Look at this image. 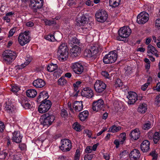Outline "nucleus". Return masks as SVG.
Listing matches in <instances>:
<instances>
[{
	"instance_id": "obj_47",
	"label": "nucleus",
	"mask_w": 160,
	"mask_h": 160,
	"mask_svg": "<svg viewBox=\"0 0 160 160\" xmlns=\"http://www.w3.org/2000/svg\"><path fill=\"white\" fill-rule=\"evenodd\" d=\"M151 128V123L149 121L144 124L142 127V129L145 130H148Z\"/></svg>"
},
{
	"instance_id": "obj_4",
	"label": "nucleus",
	"mask_w": 160,
	"mask_h": 160,
	"mask_svg": "<svg viewBox=\"0 0 160 160\" xmlns=\"http://www.w3.org/2000/svg\"><path fill=\"white\" fill-rule=\"evenodd\" d=\"M68 49L67 44L62 43L58 47L57 54L59 59L63 61L65 60L68 57Z\"/></svg>"
},
{
	"instance_id": "obj_21",
	"label": "nucleus",
	"mask_w": 160,
	"mask_h": 160,
	"mask_svg": "<svg viewBox=\"0 0 160 160\" xmlns=\"http://www.w3.org/2000/svg\"><path fill=\"white\" fill-rule=\"evenodd\" d=\"M82 101H75L72 104V107L74 110L76 112H79L81 111L83 108Z\"/></svg>"
},
{
	"instance_id": "obj_58",
	"label": "nucleus",
	"mask_w": 160,
	"mask_h": 160,
	"mask_svg": "<svg viewBox=\"0 0 160 160\" xmlns=\"http://www.w3.org/2000/svg\"><path fill=\"white\" fill-rule=\"evenodd\" d=\"M5 126L4 123L0 121V132H2L4 130Z\"/></svg>"
},
{
	"instance_id": "obj_61",
	"label": "nucleus",
	"mask_w": 160,
	"mask_h": 160,
	"mask_svg": "<svg viewBox=\"0 0 160 160\" xmlns=\"http://www.w3.org/2000/svg\"><path fill=\"white\" fill-rule=\"evenodd\" d=\"M155 25L160 30V18L157 19L156 21Z\"/></svg>"
},
{
	"instance_id": "obj_50",
	"label": "nucleus",
	"mask_w": 160,
	"mask_h": 160,
	"mask_svg": "<svg viewBox=\"0 0 160 160\" xmlns=\"http://www.w3.org/2000/svg\"><path fill=\"white\" fill-rule=\"evenodd\" d=\"M61 116L64 118L67 117L68 114L67 111L64 109H62L61 111Z\"/></svg>"
},
{
	"instance_id": "obj_64",
	"label": "nucleus",
	"mask_w": 160,
	"mask_h": 160,
	"mask_svg": "<svg viewBox=\"0 0 160 160\" xmlns=\"http://www.w3.org/2000/svg\"><path fill=\"white\" fill-rule=\"evenodd\" d=\"M113 143L115 145H116V147L117 148H118L119 147L120 145V142L118 140H115L113 142Z\"/></svg>"
},
{
	"instance_id": "obj_31",
	"label": "nucleus",
	"mask_w": 160,
	"mask_h": 160,
	"mask_svg": "<svg viewBox=\"0 0 160 160\" xmlns=\"http://www.w3.org/2000/svg\"><path fill=\"white\" fill-rule=\"evenodd\" d=\"M89 114L88 111L85 110L80 112L78 115L79 118L81 121H84L88 118Z\"/></svg>"
},
{
	"instance_id": "obj_62",
	"label": "nucleus",
	"mask_w": 160,
	"mask_h": 160,
	"mask_svg": "<svg viewBox=\"0 0 160 160\" xmlns=\"http://www.w3.org/2000/svg\"><path fill=\"white\" fill-rule=\"evenodd\" d=\"M152 77L151 76H149L147 79V82L145 83L148 85H149L152 83Z\"/></svg>"
},
{
	"instance_id": "obj_12",
	"label": "nucleus",
	"mask_w": 160,
	"mask_h": 160,
	"mask_svg": "<svg viewBox=\"0 0 160 160\" xmlns=\"http://www.w3.org/2000/svg\"><path fill=\"white\" fill-rule=\"evenodd\" d=\"M106 87V84L101 80H97L94 86L95 91L98 93L102 92L105 89Z\"/></svg>"
},
{
	"instance_id": "obj_51",
	"label": "nucleus",
	"mask_w": 160,
	"mask_h": 160,
	"mask_svg": "<svg viewBox=\"0 0 160 160\" xmlns=\"http://www.w3.org/2000/svg\"><path fill=\"white\" fill-rule=\"evenodd\" d=\"M76 4V0H68L67 3V5L69 6L74 5Z\"/></svg>"
},
{
	"instance_id": "obj_53",
	"label": "nucleus",
	"mask_w": 160,
	"mask_h": 160,
	"mask_svg": "<svg viewBox=\"0 0 160 160\" xmlns=\"http://www.w3.org/2000/svg\"><path fill=\"white\" fill-rule=\"evenodd\" d=\"M8 153L6 152V151H5V152L1 154L0 156L2 157V159H5L7 158V159L8 158Z\"/></svg>"
},
{
	"instance_id": "obj_35",
	"label": "nucleus",
	"mask_w": 160,
	"mask_h": 160,
	"mask_svg": "<svg viewBox=\"0 0 160 160\" xmlns=\"http://www.w3.org/2000/svg\"><path fill=\"white\" fill-rule=\"evenodd\" d=\"M58 66L56 64L51 63L48 64L47 67V70L49 72H52L57 69Z\"/></svg>"
},
{
	"instance_id": "obj_6",
	"label": "nucleus",
	"mask_w": 160,
	"mask_h": 160,
	"mask_svg": "<svg viewBox=\"0 0 160 160\" xmlns=\"http://www.w3.org/2000/svg\"><path fill=\"white\" fill-rule=\"evenodd\" d=\"M99 52L98 45V44L93 45H91L88 49L85 50L84 53L85 57L88 58L93 57L96 58V55Z\"/></svg>"
},
{
	"instance_id": "obj_52",
	"label": "nucleus",
	"mask_w": 160,
	"mask_h": 160,
	"mask_svg": "<svg viewBox=\"0 0 160 160\" xmlns=\"http://www.w3.org/2000/svg\"><path fill=\"white\" fill-rule=\"evenodd\" d=\"M84 133L86 134L88 138H91L92 133L91 131L88 129L85 130L84 131Z\"/></svg>"
},
{
	"instance_id": "obj_9",
	"label": "nucleus",
	"mask_w": 160,
	"mask_h": 160,
	"mask_svg": "<svg viewBox=\"0 0 160 160\" xmlns=\"http://www.w3.org/2000/svg\"><path fill=\"white\" fill-rule=\"evenodd\" d=\"M52 103L48 100L44 99L42 100L41 104L39 106L38 110L40 113H44L47 112L51 108Z\"/></svg>"
},
{
	"instance_id": "obj_26",
	"label": "nucleus",
	"mask_w": 160,
	"mask_h": 160,
	"mask_svg": "<svg viewBox=\"0 0 160 160\" xmlns=\"http://www.w3.org/2000/svg\"><path fill=\"white\" fill-rule=\"evenodd\" d=\"M32 84L33 86L37 88H40L45 85L46 82L40 78H38L33 81Z\"/></svg>"
},
{
	"instance_id": "obj_46",
	"label": "nucleus",
	"mask_w": 160,
	"mask_h": 160,
	"mask_svg": "<svg viewBox=\"0 0 160 160\" xmlns=\"http://www.w3.org/2000/svg\"><path fill=\"white\" fill-rule=\"evenodd\" d=\"M11 91L15 93L17 92L20 89V88L16 84H14L11 86Z\"/></svg>"
},
{
	"instance_id": "obj_49",
	"label": "nucleus",
	"mask_w": 160,
	"mask_h": 160,
	"mask_svg": "<svg viewBox=\"0 0 160 160\" xmlns=\"http://www.w3.org/2000/svg\"><path fill=\"white\" fill-rule=\"evenodd\" d=\"M17 28L16 27H14L11 29L9 31V37H11L12 36L14 33L17 31Z\"/></svg>"
},
{
	"instance_id": "obj_59",
	"label": "nucleus",
	"mask_w": 160,
	"mask_h": 160,
	"mask_svg": "<svg viewBox=\"0 0 160 160\" xmlns=\"http://www.w3.org/2000/svg\"><path fill=\"white\" fill-rule=\"evenodd\" d=\"M92 147L91 146H88L87 147L85 152L86 153H89L92 152Z\"/></svg>"
},
{
	"instance_id": "obj_8",
	"label": "nucleus",
	"mask_w": 160,
	"mask_h": 160,
	"mask_svg": "<svg viewBox=\"0 0 160 160\" xmlns=\"http://www.w3.org/2000/svg\"><path fill=\"white\" fill-rule=\"evenodd\" d=\"M30 32L26 31L19 34L18 39L19 44L21 46H23L30 41Z\"/></svg>"
},
{
	"instance_id": "obj_32",
	"label": "nucleus",
	"mask_w": 160,
	"mask_h": 160,
	"mask_svg": "<svg viewBox=\"0 0 160 160\" xmlns=\"http://www.w3.org/2000/svg\"><path fill=\"white\" fill-rule=\"evenodd\" d=\"M37 92L36 91L33 89H28L27 90L26 94L27 96L30 98H34L35 97L37 94Z\"/></svg>"
},
{
	"instance_id": "obj_60",
	"label": "nucleus",
	"mask_w": 160,
	"mask_h": 160,
	"mask_svg": "<svg viewBox=\"0 0 160 160\" xmlns=\"http://www.w3.org/2000/svg\"><path fill=\"white\" fill-rule=\"evenodd\" d=\"M86 4L87 6L91 7L93 6V2L91 1L90 0H88L86 2Z\"/></svg>"
},
{
	"instance_id": "obj_24",
	"label": "nucleus",
	"mask_w": 160,
	"mask_h": 160,
	"mask_svg": "<svg viewBox=\"0 0 160 160\" xmlns=\"http://www.w3.org/2000/svg\"><path fill=\"white\" fill-rule=\"evenodd\" d=\"M140 132L138 129L136 128L132 131L129 134V136L131 139L134 140H137L139 138Z\"/></svg>"
},
{
	"instance_id": "obj_44",
	"label": "nucleus",
	"mask_w": 160,
	"mask_h": 160,
	"mask_svg": "<svg viewBox=\"0 0 160 160\" xmlns=\"http://www.w3.org/2000/svg\"><path fill=\"white\" fill-rule=\"evenodd\" d=\"M123 83L119 78L117 79L115 81L114 86L116 88H119L122 86Z\"/></svg>"
},
{
	"instance_id": "obj_25",
	"label": "nucleus",
	"mask_w": 160,
	"mask_h": 160,
	"mask_svg": "<svg viewBox=\"0 0 160 160\" xmlns=\"http://www.w3.org/2000/svg\"><path fill=\"white\" fill-rule=\"evenodd\" d=\"M141 149L143 152H148L150 149V142L147 140H144L141 144Z\"/></svg>"
},
{
	"instance_id": "obj_36",
	"label": "nucleus",
	"mask_w": 160,
	"mask_h": 160,
	"mask_svg": "<svg viewBox=\"0 0 160 160\" xmlns=\"http://www.w3.org/2000/svg\"><path fill=\"white\" fill-rule=\"evenodd\" d=\"M32 60V58L31 57H27L26 58V62L24 63H22L19 66V69H22L24 68L31 62Z\"/></svg>"
},
{
	"instance_id": "obj_7",
	"label": "nucleus",
	"mask_w": 160,
	"mask_h": 160,
	"mask_svg": "<svg viewBox=\"0 0 160 160\" xmlns=\"http://www.w3.org/2000/svg\"><path fill=\"white\" fill-rule=\"evenodd\" d=\"M116 52L115 50L112 51L106 54L103 58V62L106 64L112 63L115 62L118 57Z\"/></svg>"
},
{
	"instance_id": "obj_41",
	"label": "nucleus",
	"mask_w": 160,
	"mask_h": 160,
	"mask_svg": "<svg viewBox=\"0 0 160 160\" xmlns=\"http://www.w3.org/2000/svg\"><path fill=\"white\" fill-rule=\"evenodd\" d=\"M73 128L77 132H79L81 130V125L77 122L74 123L72 125Z\"/></svg>"
},
{
	"instance_id": "obj_22",
	"label": "nucleus",
	"mask_w": 160,
	"mask_h": 160,
	"mask_svg": "<svg viewBox=\"0 0 160 160\" xmlns=\"http://www.w3.org/2000/svg\"><path fill=\"white\" fill-rule=\"evenodd\" d=\"M12 140L17 143H20L22 141V136H21L20 132L15 131L12 133Z\"/></svg>"
},
{
	"instance_id": "obj_54",
	"label": "nucleus",
	"mask_w": 160,
	"mask_h": 160,
	"mask_svg": "<svg viewBox=\"0 0 160 160\" xmlns=\"http://www.w3.org/2000/svg\"><path fill=\"white\" fill-rule=\"evenodd\" d=\"M62 72L60 70H58L57 71L55 72L54 73V76L56 77V78L59 77L61 76Z\"/></svg>"
},
{
	"instance_id": "obj_63",
	"label": "nucleus",
	"mask_w": 160,
	"mask_h": 160,
	"mask_svg": "<svg viewBox=\"0 0 160 160\" xmlns=\"http://www.w3.org/2000/svg\"><path fill=\"white\" fill-rule=\"evenodd\" d=\"M103 157L106 160H109L110 159V156L108 153H104L103 155Z\"/></svg>"
},
{
	"instance_id": "obj_19",
	"label": "nucleus",
	"mask_w": 160,
	"mask_h": 160,
	"mask_svg": "<svg viewBox=\"0 0 160 160\" xmlns=\"http://www.w3.org/2000/svg\"><path fill=\"white\" fill-rule=\"evenodd\" d=\"M140 156L139 151L137 149H134L132 151L129 155L131 160H138Z\"/></svg>"
},
{
	"instance_id": "obj_56",
	"label": "nucleus",
	"mask_w": 160,
	"mask_h": 160,
	"mask_svg": "<svg viewBox=\"0 0 160 160\" xmlns=\"http://www.w3.org/2000/svg\"><path fill=\"white\" fill-rule=\"evenodd\" d=\"M126 134L125 132H123L121 133L119 135V139L126 140Z\"/></svg>"
},
{
	"instance_id": "obj_1",
	"label": "nucleus",
	"mask_w": 160,
	"mask_h": 160,
	"mask_svg": "<svg viewBox=\"0 0 160 160\" xmlns=\"http://www.w3.org/2000/svg\"><path fill=\"white\" fill-rule=\"evenodd\" d=\"M55 119L54 116L51 113H46L44 114L40 120L41 124L44 127H48L51 125Z\"/></svg>"
},
{
	"instance_id": "obj_48",
	"label": "nucleus",
	"mask_w": 160,
	"mask_h": 160,
	"mask_svg": "<svg viewBox=\"0 0 160 160\" xmlns=\"http://www.w3.org/2000/svg\"><path fill=\"white\" fill-rule=\"evenodd\" d=\"M70 42V43L72 44L79 43V40L75 37L72 38Z\"/></svg>"
},
{
	"instance_id": "obj_55",
	"label": "nucleus",
	"mask_w": 160,
	"mask_h": 160,
	"mask_svg": "<svg viewBox=\"0 0 160 160\" xmlns=\"http://www.w3.org/2000/svg\"><path fill=\"white\" fill-rule=\"evenodd\" d=\"M93 157V154H87L84 157V160H91Z\"/></svg>"
},
{
	"instance_id": "obj_38",
	"label": "nucleus",
	"mask_w": 160,
	"mask_h": 160,
	"mask_svg": "<svg viewBox=\"0 0 160 160\" xmlns=\"http://www.w3.org/2000/svg\"><path fill=\"white\" fill-rule=\"evenodd\" d=\"M45 25L51 26L53 25H55L57 24L56 22L54 20H50L47 19H44L43 20Z\"/></svg>"
},
{
	"instance_id": "obj_5",
	"label": "nucleus",
	"mask_w": 160,
	"mask_h": 160,
	"mask_svg": "<svg viewBox=\"0 0 160 160\" xmlns=\"http://www.w3.org/2000/svg\"><path fill=\"white\" fill-rule=\"evenodd\" d=\"M22 2L24 4H29L30 7L33 9V11L36 12L37 10L41 8L43 5V0H21Z\"/></svg>"
},
{
	"instance_id": "obj_34",
	"label": "nucleus",
	"mask_w": 160,
	"mask_h": 160,
	"mask_svg": "<svg viewBox=\"0 0 160 160\" xmlns=\"http://www.w3.org/2000/svg\"><path fill=\"white\" fill-rule=\"evenodd\" d=\"M121 2V0H109V6L112 8H115L119 6Z\"/></svg>"
},
{
	"instance_id": "obj_43",
	"label": "nucleus",
	"mask_w": 160,
	"mask_h": 160,
	"mask_svg": "<svg viewBox=\"0 0 160 160\" xmlns=\"http://www.w3.org/2000/svg\"><path fill=\"white\" fill-rule=\"evenodd\" d=\"M102 75L105 78L111 79V77L110 76L108 72L106 71H102L101 72Z\"/></svg>"
},
{
	"instance_id": "obj_10",
	"label": "nucleus",
	"mask_w": 160,
	"mask_h": 160,
	"mask_svg": "<svg viewBox=\"0 0 160 160\" xmlns=\"http://www.w3.org/2000/svg\"><path fill=\"white\" fill-rule=\"evenodd\" d=\"M95 17L98 22H103L107 19L108 15L105 10L101 9L97 11L95 13Z\"/></svg>"
},
{
	"instance_id": "obj_3",
	"label": "nucleus",
	"mask_w": 160,
	"mask_h": 160,
	"mask_svg": "<svg viewBox=\"0 0 160 160\" xmlns=\"http://www.w3.org/2000/svg\"><path fill=\"white\" fill-rule=\"evenodd\" d=\"M131 30L128 26H124L120 28L118 31V36L117 39L118 41H125L131 33Z\"/></svg>"
},
{
	"instance_id": "obj_42",
	"label": "nucleus",
	"mask_w": 160,
	"mask_h": 160,
	"mask_svg": "<svg viewBox=\"0 0 160 160\" xmlns=\"http://www.w3.org/2000/svg\"><path fill=\"white\" fill-rule=\"evenodd\" d=\"M45 38L51 42H54L55 40L54 35L52 34H49L45 36Z\"/></svg>"
},
{
	"instance_id": "obj_16",
	"label": "nucleus",
	"mask_w": 160,
	"mask_h": 160,
	"mask_svg": "<svg viewBox=\"0 0 160 160\" xmlns=\"http://www.w3.org/2000/svg\"><path fill=\"white\" fill-rule=\"evenodd\" d=\"M104 104L103 101L101 99H99L93 102L92 105V109L94 111L97 112L102 108Z\"/></svg>"
},
{
	"instance_id": "obj_2",
	"label": "nucleus",
	"mask_w": 160,
	"mask_h": 160,
	"mask_svg": "<svg viewBox=\"0 0 160 160\" xmlns=\"http://www.w3.org/2000/svg\"><path fill=\"white\" fill-rule=\"evenodd\" d=\"M2 55L4 62L7 64H10L17 56L15 52L8 49L5 50Z\"/></svg>"
},
{
	"instance_id": "obj_27",
	"label": "nucleus",
	"mask_w": 160,
	"mask_h": 160,
	"mask_svg": "<svg viewBox=\"0 0 160 160\" xmlns=\"http://www.w3.org/2000/svg\"><path fill=\"white\" fill-rule=\"evenodd\" d=\"M158 51L156 48L153 46L151 44L148 45V52L147 53L148 54L151 53L157 57H159V55L157 54Z\"/></svg>"
},
{
	"instance_id": "obj_14",
	"label": "nucleus",
	"mask_w": 160,
	"mask_h": 160,
	"mask_svg": "<svg viewBox=\"0 0 160 160\" xmlns=\"http://www.w3.org/2000/svg\"><path fill=\"white\" fill-rule=\"evenodd\" d=\"M71 67L73 72L77 74H81L83 71V67L80 62H76L72 63Z\"/></svg>"
},
{
	"instance_id": "obj_39",
	"label": "nucleus",
	"mask_w": 160,
	"mask_h": 160,
	"mask_svg": "<svg viewBox=\"0 0 160 160\" xmlns=\"http://www.w3.org/2000/svg\"><path fill=\"white\" fill-rule=\"evenodd\" d=\"M82 82L81 81H78L73 84V86L74 88V91H77L79 88H80L82 85Z\"/></svg>"
},
{
	"instance_id": "obj_23",
	"label": "nucleus",
	"mask_w": 160,
	"mask_h": 160,
	"mask_svg": "<svg viewBox=\"0 0 160 160\" xmlns=\"http://www.w3.org/2000/svg\"><path fill=\"white\" fill-rule=\"evenodd\" d=\"M81 52V49L80 47L77 45H74L70 51V54L73 57L78 56Z\"/></svg>"
},
{
	"instance_id": "obj_15",
	"label": "nucleus",
	"mask_w": 160,
	"mask_h": 160,
	"mask_svg": "<svg viewBox=\"0 0 160 160\" xmlns=\"http://www.w3.org/2000/svg\"><path fill=\"white\" fill-rule=\"evenodd\" d=\"M21 103L23 107L26 109L33 110L34 107V103L30 102L26 97H24L22 100Z\"/></svg>"
},
{
	"instance_id": "obj_17",
	"label": "nucleus",
	"mask_w": 160,
	"mask_h": 160,
	"mask_svg": "<svg viewBox=\"0 0 160 160\" xmlns=\"http://www.w3.org/2000/svg\"><path fill=\"white\" fill-rule=\"evenodd\" d=\"M128 95L127 98L128 99V103L129 104H134L138 100V95L134 92H130L128 93Z\"/></svg>"
},
{
	"instance_id": "obj_40",
	"label": "nucleus",
	"mask_w": 160,
	"mask_h": 160,
	"mask_svg": "<svg viewBox=\"0 0 160 160\" xmlns=\"http://www.w3.org/2000/svg\"><path fill=\"white\" fill-rule=\"evenodd\" d=\"M67 80L64 77H61L58 80V84L61 86H63L67 83Z\"/></svg>"
},
{
	"instance_id": "obj_29",
	"label": "nucleus",
	"mask_w": 160,
	"mask_h": 160,
	"mask_svg": "<svg viewBox=\"0 0 160 160\" xmlns=\"http://www.w3.org/2000/svg\"><path fill=\"white\" fill-rule=\"evenodd\" d=\"M49 95L47 92L45 91H43L41 92L38 98H37L36 101L37 102H38L41 101V98L43 99L45 98L44 99H47L49 98Z\"/></svg>"
},
{
	"instance_id": "obj_20",
	"label": "nucleus",
	"mask_w": 160,
	"mask_h": 160,
	"mask_svg": "<svg viewBox=\"0 0 160 160\" xmlns=\"http://www.w3.org/2000/svg\"><path fill=\"white\" fill-rule=\"evenodd\" d=\"M82 95L88 98H92L93 95V91L88 87L84 88L81 93Z\"/></svg>"
},
{
	"instance_id": "obj_28",
	"label": "nucleus",
	"mask_w": 160,
	"mask_h": 160,
	"mask_svg": "<svg viewBox=\"0 0 160 160\" xmlns=\"http://www.w3.org/2000/svg\"><path fill=\"white\" fill-rule=\"evenodd\" d=\"M76 22V24L77 26H83L87 22V18L84 15H82L80 18H78Z\"/></svg>"
},
{
	"instance_id": "obj_18",
	"label": "nucleus",
	"mask_w": 160,
	"mask_h": 160,
	"mask_svg": "<svg viewBox=\"0 0 160 160\" xmlns=\"http://www.w3.org/2000/svg\"><path fill=\"white\" fill-rule=\"evenodd\" d=\"M5 110L9 114L15 112L16 108L13 105L9 102H6L4 104Z\"/></svg>"
},
{
	"instance_id": "obj_33",
	"label": "nucleus",
	"mask_w": 160,
	"mask_h": 160,
	"mask_svg": "<svg viewBox=\"0 0 160 160\" xmlns=\"http://www.w3.org/2000/svg\"><path fill=\"white\" fill-rule=\"evenodd\" d=\"M122 128L120 126H116L115 124L113 125L109 128L108 132L115 133L120 131Z\"/></svg>"
},
{
	"instance_id": "obj_45",
	"label": "nucleus",
	"mask_w": 160,
	"mask_h": 160,
	"mask_svg": "<svg viewBox=\"0 0 160 160\" xmlns=\"http://www.w3.org/2000/svg\"><path fill=\"white\" fill-rule=\"evenodd\" d=\"M149 155L151 156L152 158V160H157L158 158V154L155 150H152L149 153Z\"/></svg>"
},
{
	"instance_id": "obj_57",
	"label": "nucleus",
	"mask_w": 160,
	"mask_h": 160,
	"mask_svg": "<svg viewBox=\"0 0 160 160\" xmlns=\"http://www.w3.org/2000/svg\"><path fill=\"white\" fill-rule=\"evenodd\" d=\"M19 148L22 150H24L26 148V145L24 143H21L19 144Z\"/></svg>"
},
{
	"instance_id": "obj_37",
	"label": "nucleus",
	"mask_w": 160,
	"mask_h": 160,
	"mask_svg": "<svg viewBox=\"0 0 160 160\" xmlns=\"http://www.w3.org/2000/svg\"><path fill=\"white\" fill-rule=\"evenodd\" d=\"M160 140V133L158 132H156L153 136V140L154 143H158Z\"/></svg>"
},
{
	"instance_id": "obj_11",
	"label": "nucleus",
	"mask_w": 160,
	"mask_h": 160,
	"mask_svg": "<svg viewBox=\"0 0 160 160\" xmlns=\"http://www.w3.org/2000/svg\"><path fill=\"white\" fill-rule=\"evenodd\" d=\"M61 144L59 148L63 152L69 151L71 148V142L69 139L65 138L61 140Z\"/></svg>"
},
{
	"instance_id": "obj_13",
	"label": "nucleus",
	"mask_w": 160,
	"mask_h": 160,
	"mask_svg": "<svg viewBox=\"0 0 160 160\" xmlns=\"http://www.w3.org/2000/svg\"><path fill=\"white\" fill-rule=\"evenodd\" d=\"M148 14L146 12H142L137 17V22L139 24H143L149 19Z\"/></svg>"
},
{
	"instance_id": "obj_30",
	"label": "nucleus",
	"mask_w": 160,
	"mask_h": 160,
	"mask_svg": "<svg viewBox=\"0 0 160 160\" xmlns=\"http://www.w3.org/2000/svg\"><path fill=\"white\" fill-rule=\"evenodd\" d=\"M148 109L147 105L145 103H140L138 109V112L141 114L145 113Z\"/></svg>"
}]
</instances>
